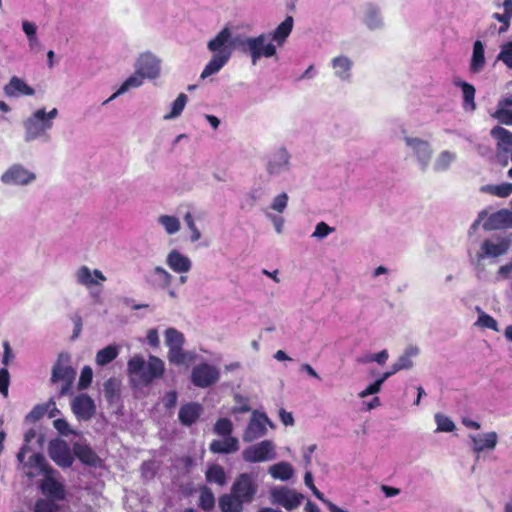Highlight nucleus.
<instances>
[{
  "label": "nucleus",
  "instance_id": "obj_1",
  "mask_svg": "<svg viewBox=\"0 0 512 512\" xmlns=\"http://www.w3.org/2000/svg\"><path fill=\"white\" fill-rule=\"evenodd\" d=\"M269 35L260 34L257 37H235L231 40L229 28H223L213 39L207 48L213 52L210 61L204 67L200 77L205 79L219 72L229 61L232 55V46L243 53H249L253 64H256L261 57H272L276 54V47L271 42L267 43Z\"/></svg>",
  "mask_w": 512,
  "mask_h": 512
},
{
  "label": "nucleus",
  "instance_id": "obj_2",
  "mask_svg": "<svg viewBox=\"0 0 512 512\" xmlns=\"http://www.w3.org/2000/svg\"><path fill=\"white\" fill-rule=\"evenodd\" d=\"M128 374L137 378L143 386H149L155 379L162 378L165 372L164 362L157 356L150 355L148 362L140 355H135L127 363Z\"/></svg>",
  "mask_w": 512,
  "mask_h": 512
},
{
  "label": "nucleus",
  "instance_id": "obj_3",
  "mask_svg": "<svg viewBox=\"0 0 512 512\" xmlns=\"http://www.w3.org/2000/svg\"><path fill=\"white\" fill-rule=\"evenodd\" d=\"M75 377L76 371L71 365V356L65 352L59 353L52 367L51 382L62 383L59 390L60 397L70 393Z\"/></svg>",
  "mask_w": 512,
  "mask_h": 512
},
{
  "label": "nucleus",
  "instance_id": "obj_4",
  "mask_svg": "<svg viewBox=\"0 0 512 512\" xmlns=\"http://www.w3.org/2000/svg\"><path fill=\"white\" fill-rule=\"evenodd\" d=\"M242 457L247 463L273 460L276 458L275 446L271 440H263L245 448L242 452Z\"/></svg>",
  "mask_w": 512,
  "mask_h": 512
},
{
  "label": "nucleus",
  "instance_id": "obj_5",
  "mask_svg": "<svg viewBox=\"0 0 512 512\" xmlns=\"http://www.w3.org/2000/svg\"><path fill=\"white\" fill-rule=\"evenodd\" d=\"M267 425L274 427V424L265 413L254 410L252 412V417L243 432V441L250 443L263 437L267 433Z\"/></svg>",
  "mask_w": 512,
  "mask_h": 512
},
{
  "label": "nucleus",
  "instance_id": "obj_6",
  "mask_svg": "<svg viewBox=\"0 0 512 512\" xmlns=\"http://www.w3.org/2000/svg\"><path fill=\"white\" fill-rule=\"evenodd\" d=\"M257 484L252 474H240L231 487V493L244 504L251 503L257 493Z\"/></svg>",
  "mask_w": 512,
  "mask_h": 512
},
{
  "label": "nucleus",
  "instance_id": "obj_7",
  "mask_svg": "<svg viewBox=\"0 0 512 512\" xmlns=\"http://www.w3.org/2000/svg\"><path fill=\"white\" fill-rule=\"evenodd\" d=\"M25 140L32 141L44 135L48 129L52 127V121L46 119L44 109L37 110L32 117L24 122Z\"/></svg>",
  "mask_w": 512,
  "mask_h": 512
},
{
  "label": "nucleus",
  "instance_id": "obj_8",
  "mask_svg": "<svg viewBox=\"0 0 512 512\" xmlns=\"http://www.w3.org/2000/svg\"><path fill=\"white\" fill-rule=\"evenodd\" d=\"M220 378L218 369L208 363H201L193 367L191 372L192 383L199 388H207L215 384Z\"/></svg>",
  "mask_w": 512,
  "mask_h": 512
},
{
  "label": "nucleus",
  "instance_id": "obj_9",
  "mask_svg": "<svg viewBox=\"0 0 512 512\" xmlns=\"http://www.w3.org/2000/svg\"><path fill=\"white\" fill-rule=\"evenodd\" d=\"M512 243V234L510 235H494L491 239L483 241L479 258L499 257L509 250Z\"/></svg>",
  "mask_w": 512,
  "mask_h": 512
},
{
  "label": "nucleus",
  "instance_id": "obj_10",
  "mask_svg": "<svg viewBox=\"0 0 512 512\" xmlns=\"http://www.w3.org/2000/svg\"><path fill=\"white\" fill-rule=\"evenodd\" d=\"M48 454L50 458L60 467L68 468L73 464L74 457L70 447L63 440H53L49 443Z\"/></svg>",
  "mask_w": 512,
  "mask_h": 512
},
{
  "label": "nucleus",
  "instance_id": "obj_11",
  "mask_svg": "<svg viewBox=\"0 0 512 512\" xmlns=\"http://www.w3.org/2000/svg\"><path fill=\"white\" fill-rule=\"evenodd\" d=\"M36 178L35 174L20 164H14L1 176V181L7 185H26Z\"/></svg>",
  "mask_w": 512,
  "mask_h": 512
},
{
  "label": "nucleus",
  "instance_id": "obj_12",
  "mask_svg": "<svg viewBox=\"0 0 512 512\" xmlns=\"http://www.w3.org/2000/svg\"><path fill=\"white\" fill-rule=\"evenodd\" d=\"M71 409L76 418L83 421L90 420L96 412L94 400L87 394L77 395L71 403Z\"/></svg>",
  "mask_w": 512,
  "mask_h": 512
},
{
  "label": "nucleus",
  "instance_id": "obj_13",
  "mask_svg": "<svg viewBox=\"0 0 512 512\" xmlns=\"http://www.w3.org/2000/svg\"><path fill=\"white\" fill-rule=\"evenodd\" d=\"M273 503H276L286 510L296 509L303 500V495L286 487L274 489L271 493Z\"/></svg>",
  "mask_w": 512,
  "mask_h": 512
},
{
  "label": "nucleus",
  "instance_id": "obj_14",
  "mask_svg": "<svg viewBox=\"0 0 512 512\" xmlns=\"http://www.w3.org/2000/svg\"><path fill=\"white\" fill-rule=\"evenodd\" d=\"M136 70L144 78L154 79L160 73L159 61L151 54H142L137 60Z\"/></svg>",
  "mask_w": 512,
  "mask_h": 512
},
{
  "label": "nucleus",
  "instance_id": "obj_15",
  "mask_svg": "<svg viewBox=\"0 0 512 512\" xmlns=\"http://www.w3.org/2000/svg\"><path fill=\"white\" fill-rule=\"evenodd\" d=\"M486 231L512 228V211L501 209L492 213L483 224Z\"/></svg>",
  "mask_w": 512,
  "mask_h": 512
},
{
  "label": "nucleus",
  "instance_id": "obj_16",
  "mask_svg": "<svg viewBox=\"0 0 512 512\" xmlns=\"http://www.w3.org/2000/svg\"><path fill=\"white\" fill-rule=\"evenodd\" d=\"M40 489L42 493L53 500L62 501L66 498L64 486L57 481L51 474L41 482Z\"/></svg>",
  "mask_w": 512,
  "mask_h": 512
},
{
  "label": "nucleus",
  "instance_id": "obj_17",
  "mask_svg": "<svg viewBox=\"0 0 512 512\" xmlns=\"http://www.w3.org/2000/svg\"><path fill=\"white\" fill-rule=\"evenodd\" d=\"M202 411L201 404L197 402L186 403L179 409V421L185 426H191L200 418Z\"/></svg>",
  "mask_w": 512,
  "mask_h": 512
},
{
  "label": "nucleus",
  "instance_id": "obj_18",
  "mask_svg": "<svg viewBox=\"0 0 512 512\" xmlns=\"http://www.w3.org/2000/svg\"><path fill=\"white\" fill-rule=\"evenodd\" d=\"M490 134L495 140H497L498 150H502L505 153H511L512 161V133L501 126H495L491 130Z\"/></svg>",
  "mask_w": 512,
  "mask_h": 512
},
{
  "label": "nucleus",
  "instance_id": "obj_19",
  "mask_svg": "<svg viewBox=\"0 0 512 512\" xmlns=\"http://www.w3.org/2000/svg\"><path fill=\"white\" fill-rule=\"evenodd\" d=\"M209 449L212 453L230 454L238 451L239 442L236 437H224L223 440H213L210 443Z\"/></svg>",
  "mask_w": 512,
  "mask_h": 512
},
{
  "label": "nucleus",
  "instance_id": "obj_20",
  "mask_svg": "<svg viewBox=\"0 0 512 512\" xmlns=\"http://www.w3.org/2000/svg\"><path fill=\"white\" fill-rule=\"evenodd\" d=\"M168 266L177 273H186L191 269V261L177 250H172L167 256Z\"/></svg>",
  "mask_w": 512,
  "mask_h": 512
},
{
  "label": "nucleus",
  "instance_id": "obj_21",
  "mask_svg": "<svg viewBox=\"0 0 512 512\" xmlns=\"http://www.w3.org/2000/svg\"><path fill=\"white\" fill-rule=\"evenodd\" d=\"M4 92L7 96L17 95H34L35 91L32 87L28 86L22 79L13 76L10 82L4 87Z\"/></svg>",
  "mask_w": 512,
  "mask_h": 512
},
{
  "label": "nucleus",
  "instance_id": "obj_22",
  "mask_svg": "<svg viewBox=\"0 0 512 512\" xmlns=\"http://www.w3.org/2000/svg\"><path fill=\"white\" fill-rule=\"evenodd\" d=\"M486 64L484 45L480 40L473 44V52L470 60V72L477 74L483 70Z\"/></svg>",
  "mask_w": 512,
  "mask_h": 512
},
{
  "label": "nucleus",
  "instance_id": "obj_23",
  "mask_svg": "<svg viewBox=\"0 0 512 512\" xmlns=\"http://www.w3.org/2000/svg\"><path fill=\"white\" fill-rule=\"evenodd\" d=\"M405 142L408 146L413 148L421 161L427 162L431 158L432 150L427 141L419 138L405 137Z\"/></svg>",
  "mask_w": 512,
  "mask_h": 512
},
{
  "label": "nucleus",
  "instance_id": "obj_24",
  "mask_svg": "<svg viewBox=\"0 0 512 512\" xmlns=\"http://www.w3.org/2000/svg\"><path fill=\"white\" fill-rule=\"evenodd\" d=\"M497 440L498 436L496 432L486 433L483 437L473 436V450L478 453L484 450H492L496 447Z\"/></svg>",
  "mask_w": 512,
  "mask_h": 512
},
{
  "label": "nucleus",
  "instance_id": "obj_25",
  "mask_svg": "<svg viewBox=\"0 0 512 512\" xmlns=\"http://www.w3.org/2000/svg\"><path fill=\"white\" fill-rule=\"evenodd\" d=\"M196 359V354L190 351H184L183 347L168 351V360L175 365H189Z\"/></svg>",
  "mask_w": 512,
  "mask_h": 512
},
{
  "label": "nucleus",
  "instance_id": "obj_26",
  "mask_svg": "<svg viewBox=\"0 0 512 512\" xmlns=\"http://www.w3.org/2000/svg\"><path fill=\"white\" fill-rule=\"evenodd\" d=\"M293 23V17L287 16L285 20L280 23L272 33V40L275 41L279 46L282 45L286 38L290 35L293 29Z\"/></svg>",
  "mask_w": 512,
  "mask_h": 512
},
{
  "label": "nucleus",
  "instance_id": "obj_27",
  "mask_svg": "<svg viewBox=\"0 0 512 512\" xmlns=\"http://www.w3.org/2000/svg\"><path fill=\"white\" fill-rule=\"evenodd\" d=\"M244 503L232 493L222 495L219 499V507L222 512H243Z\"/></svg>",
  "mask_w": 512,
  "mask_h": 512
},
{
  "label": "nucleus",
  "instance_id": "obj_28",
  "mask_svg": "<svg viewBox=\"0 0 512 512\" xmlns=\"http://www.w3.org/2000/svg\"><path fill=\"white\" fill-rule=\"evenodd\" d=\"M419 353V349L415 346L408 347L404 354L401 355L396 362L393 363L394 371H400L403 369H410L413 366L412 357Z\"/></svg>",
  "mask_w": 512,
  "mask_h": 512
},
{
  "label": "nucleus",
  "instance_id": "obj_29",
  "mask_svg": "<svg viewBox=\"0 0 512 512\" xmlns=\"http://www.w3.org/2000/svg\"><path fill=\"white\" fill-rule=\"evenodd\" d=\"M74 453L82 463L90 466L95 465L98 460L97 454L87 445H76Z\"/></svg>",
  "mask_w": 512,
  "mask_h": 512
},
{
  "label": "nucleus",
  "instance_id": "obj_30",
  "mask_svg": "<svg viewBox=\"0 0 512 512\" xmlns=\"http://www.w3.org/2000/svg\"><path fill=\"white\" fill-rule=\"evenodd\" d=\"M271 476L275 479L286 481L293 476V468L288 462H279L270 467Z\"/></svg>",
  "mask_w": 512,
  "mask_h": 512
},
{
  "label": "nucleus",
  "instance_id": "obj_31",
  "mask_svg": "<svg viewBox=\"0 0 512 512\" xmlns=\"http://www.w3.org/2000/svg\"><path fill=\"white\" fill-rule=\"evenodd\" d=\"M332 66L335 69V73L342 79H348L350 74L349 71L352 67V61L345 56H338L332 60Z\"/></svg>",
  "mask_w": 512,
  "mask_h": 512
},
{
  "label": "nucleus",
  "instance_id": "obj_32",
  "mask_svg": "<svg viewBox=\"0 0 512 512\" xmlns=\"http://www.w3.org/2000/svg\"><path fill=\"white\" fill-rule=\"evenodd\" d=\"M144 79L145 78L140 73H138L137 70H136L134 74L129 76L122 83L120 88L107 101L112 100L115 97H117L118 95L125 93L130 88H137V87L141 86L143 84V80Z\"/></svg>",
  "mask_w": 512,
  "mask_h": 512
},
{
  "label": "nucleus",
  "instance_id": "obj_33",
  "mask_svg": "<svg viewBox=\"0 0 512 512\" xmlns=\"http://www.w3.org/2000/svg\"><path fill=\"white\" fill-rule=\"evenodd\" d=\"M456 86L461 87L463 92V100H464V107L470 108L471 110H475L476 104H475V93L476 90L473 85L465 82V81H457L454 83Z\"/></svg>",
  "mask_w": 512,
  "mask_h": 512
},
{
  "label": "nucleus",
  "instance_id": "obj_34",
  "mask_svg": "<svg viewBox=\"0 0 512 512\" xmlns=\"http://www.w3.org/2000/svg\"><path fill=\"white\" fill-rule=\"evenodd\" d=\"M481 191L500 198H506L512 194V183L505 182L498 185H486L481 188Z\"/></svg>",
  "mask_w": 512,
  "mask_h": 512
},
{
  "label": "nucleus",
  "instance_id": "obj_35",
  "mask_svg": "<svg viewBox=\"0 0 512 512\" xmlns=\"http://www.w3.org/2000/svg\"><path fill=\"white\" fill-rule=\"evenodd\" d=\"M119 351L115 345H109L101 350H99L96 354V363L99 366L107 365L112 362L118 356Z\"/></svg>",
  "mask_w": 512,
  "mask_h": 512
},
{
  "label": "nucleus",
  "instance_id": "obj_36",
  "mask_svg": "<svg viewBox=\"0 0 512 512\" xmlns=\"http://www.w3.org/2000/svg\"><path fill=\"white\" fill-rule=\"evenodd\" d=\"M206 480L223 486L226 483V474L222 466L214 464L206 471Z\"/></svg>",
  "mask_w": 512,
  "mask_h": 512
},
{
  "label": "nucleus",
  "instance_id": "obj_37",
  "mask_svg": "<svg viewBox=\"0 0 512 512\" xmlns=\"http://www.w3.org/2000/svg\"><path fill=\"white\" fill-rule=\"evenodd\" d=\"M184 335L175 328H168L165 331V342L169 350L183 347Z\"/></svg>",
  "mask_w": 512,
  "mask_h": 512
},
{
  "label": "nucleus",
  "instance_id": "obj_38",
  "mask_svg": "<svg viewBox=\"0 0 512 512\" xmlns=\"http://www.w3.org/2000/svg\"><path fill=\"white\" fill-rule=\"evenodd\" d=\"M214 506L215 497L212 490L207 486L201 487L199 496V507L205 512H209L214 508Z\"/></svg>",
  "mask_w": 512,
  "mask_h": 512
},
{
  "label": "nucleus",
  "instance_id": "obj_39",
  "mask_svg": "<svg viewBox=\"0 0 512 512\" xmlns=\"http://www.w3.org/2000/svg\"><path fill=\"white\" fill-rule=\"evenodd\" d=\"M60 506L53 499L39 498L34 504V512H59Z\"/></svg>",
  "mask_w": 512,
  "mask_h": 512
},
{
  "label": "nucleus",
  "instance_id": "obj_40",
  "mask_svg": "<svg viewBox=\"0 0 512 512\" xmlns=\"http://www.w3.org/2000/svg\"><path fill=\"white\" fill-rule=\"evenodd\" d=\"M187 95L184 93H180L178 97L174 100L172 103V109L171 112L167 115H165V119H172L178 117L182 111L185 108V105L187 103Z\"/></svg>",
  "mask_w": 512,
  "mask_h": 512
},
{
  "label": "nucleus",
  "instance_id": "obj_41",
  "mask_svg": "<svg viewBox=\"0 0 512 512\" xmlns=\"http://www.w3.org/2000/svg\"><path fill=\"white\" fill-rule=\"evenodd\" d=\"M30 465L38 468L45 475L53 473V469L48 465L46 458L41 453H35L30 457Z\"/></svg>",
  "mask_w": 512,
  "mask_h": 512
},
{
  "label": "nucleus",
  "instance_id": "obj_42",
  "mask_svg": "<svg viewBox=\"0 0 512 512\" xmlns=\"http://www.w3.org/2000/svg\"><path fill=\"white\" fill-rule=\"evenodd\" d=\"M277 157H278L279 161H270L268 163L267 170H268L269 174L278 173L282 166H286L288 164L289 156L285 149H281L277 153Z\"/></svg>",
  "mask_w": 512,
  "mask_h": 512
},
{
  "label": "nucleus",
  "instance_id": "obj_43",
  "mask_svg": "<svg viewBox=\"0 0 512 512\" xmlns=\"http://www.w3.org/2000/svg\"><path fill=\"white\" fill-rule=\"evenodd\" d=\"M233 425L230 419L220 418L214 425V432L223 437L231 436Z\"/></svg>",
  "mask_w": 512,
  "mask_h": 512
},
{
  "label": "nucleus",
  "instance_id": "obj_44",
  "mask_svg": "<svg viewBox=\"0 0 512 512\" xmlns=\"http://www.w3.org/2000/svg\"><path fill=\"white\" fill-rule=\"evenodd\" d=\"M159 222L164 226L168 234H174L180 229V222L174 216L163 215L159 218Z\"/></svg>",
  "mask_w": 512,
  "mask_h": 512
},
{
  "label": "nucleus",
  "instance_id": "obj_45",
  "mask_svg": "<svg viewBox=\"0 0 512 512\" xmlns=\"http://www.w3.org/2000/svg\"><path fill=\"white\" fill-rule=\"evenodd\" d=\"M455 157V154L450 151L441 152L436 160L435 169L438 171L446 170L455 160Z\"/></svg>",
  "mask_w": 512,
  "mask_h": 512
},
{
  "label": "nucleus",
  "instance_id": "obj_46",
  "mask_svg": "<svg viewBox=\"0 0 512 512\" xmlns=\"http://www.w3.org/2000/svg\"><path fill=\"white\" fill-rule=\"evenodd\" d=\"M365 24L369 29H376L381 26V18L379 15V11L374 8L370 7L365 15Z\"/></svg>",
  "mask_w": 512,
  "mask_h": 512
},
{
  "label": "nucleus",
  "instance_id": "obj_47",
  "mask_svg": "<svg viewBox=\"0 0 512 512\" xmlns=\"http://www.w3.org/2000/svg\"><path fill=\"white\" fill-rule=\"evenodd\" d=\"M153 274L157 277V283L162 288H168L172 282V276L164 268L157 266L153 269Z\"/></svg>",
  "mask_w": 512,
  "mask_h": 512
},
{
  "label": "nucleus",
  "instance_id": "obj_48",
  "mask_svg": "<svg viewBox=\"0 0 512 512\" xmlns=\"http://www.w3.org/2000/svg\"><path fill=\"white\" fill-rule=\"evenodd\" d=\"M497 60L502 61L507 68L512 69V41L502 45Z\"/></svg>",
  "mask_w": 512,
  "mask_h": 512
},
{
  "label": "nucleus",
  "instance_id": "obj_49",
  "mask_svg": "<svg viewBox=\"0 0 512 512\" xmlns=\"http://www.w3.org/2000/svg\"><path fill=\"white\" fill-rule=\"evenodd\" d=\"M76 276L78 283L85 285L87 287L97 284V281L92 278L91 271L87 266H82L77 271Z\"/></svg>",
  "mask_w": 512,
  "mask_h": 512
},
{
  "label": "nucleus",
  "instance_id": "obj_50",
  "mask_svg": "<svg viewBox=\"0 0 512 512\" xmlns=\"http://www.w3.org/2000/svg\"><path fill=\"white\" fill-rule=\"evenodd\" d=\"M435 420L437 423V429L443 432H452L455 429L454 422L447 416L442 414H436Z\"/></svg>",
  "mask_w": 512,
  "mask_h": 512
},
{
  "label": "nucleus",
  "instance_id": "obj_51",
  "mask_svg": "<svg viewBox=\"0 0 512 512\" xmlns=\"http://www.w3.org/2000/svg\"><path fill=\"white\" fill-rule=\"evenodd\" d=\"M92 378H93L92 368L90 366H85L82 369L81 374H80V378L78 381V389L84 390V389L88 388L92 382Z\"/></svg>",
  "mask_w": 512,
  "mask_h": 512
},
{
  "label": "nucleus",
  "instance_id": "obj_52",
  "mask_svg": "<svg viewBox=\"0 0 512 512\" xmlns=\"http://www.w3.org/2000/svg\"><path fill=\"white\" fill-rule=\"evenodd\" d=\"M477 324L483 328H489L493 331H498L497 321L492 316L484 312L479 314Z\"/></svg>",
  "mask_w": 512,
  "mask_h": 512
},
{
  "label": "nucleus",
  "instance_id": "obj_53",
  "mask_svg": "<svg viewBox=\"0 0 512 512\" xmlns=\"http://www.w3.org/2000/svg\"><path fill=\"white\" fill-rule=\"evenodd\" d=\"M288 203V195L285 192H282L278 196H276L271 204V208L278 213H282L287 207Z\"/></svg>",
  "mask_w": 512,
  "mask_h": 512
},
{
  "label": "nucleus",
  "instance_id": "obj_54",
  "mask_svg": "<svg viewBox=\"0 0 512 512\" xmlns=\"http://www.w3.org/2000/svg\"><path fill=\"white\" fill-rule=\"evenodd\" d=\"M10 383V375L7 368L0 369V393L5 397L8 395V387Z\"/></svg>",
  "mask_w": 512,
  "mask_h": 512
},
{
  "label": "nucleus",
  "instance_id": "obj_55",
  "mask_svg": "<svg viewBox=\"0 0 512 512\" xmlns=\"http://www.w3.org/2000/svg\"><path fill=\"white\" fill-rule=\"evenodd\" d=\"M47 413V407L36 405L26 416V419L32 422L40 420Z\"/></svg>",
  "mask_w": 512,
  "mask_h": 512
},
{
  "label": "nucleus",
  "instance_id": "obj_56",
  "mask_svg": "<svg viewBox=\"0 0 512 512\" xmlns=\"http://www.w3.org/2000/svg\"><path fill=\"white\" fill-rule=\"evenodd\" d=\"M382 380H375L373 383L368 385L363 391L359 393L360 398H365L369 395L378 393L381 390Z\"/></svg>",
  "mask_w": 512,
  "mask_h": 512
},
{
  "label": "nucleus",
  "instance_id": "obj_57",
  "mask_svg": "<svg viewBox=\"0 0 512 512\" xmlns=\"http://www.w3.org/2000/svg\"><path fill=\"white\" fill-rule=\"evenodd\" d=\"M185 222L187 223V226L189 227V229L192 231L191 241L192 242L198 241L201 237V234H200V231L198 230V228L196 227L194 219L190 213H187L185 215Z\"/></svg>",
  "mask_w": 512,
  "mask_h": 512
},
{
  "label": "nucleus",
  "instance_id": "obj_58",
  "mask_svg": "<svg viewBox=\"0 0 512 512\" xmlns=\"http://www.w3.org/2000/svg\"><path fill=\"white\" fill-rule=\"evenodd\" d=\"M334 230V228L328 226L325 222H320L316 225L315 231L313 232L312 236L322 239L329 235Z\"/></svg>",
  "mask_w": 512,
  "mask_h": 512
},
{
  "label": "nucleus",
  "instance_id": "obj_59",
  "mask_svg": "<svg viewBox=\"0 0 512 512\" xmlns=\"http://www.w3.org/2000/svg\"><path fill=\"white\" fill-rule=\"evenodd\" d=\"M493 18L502 23V26L499 29V32H505L508 30L510 25V19L511 17L504 11L503 14L500 13H494Z\"/></svg>",
  "mask_w": 512,
  "mask_h": 512
},
{
  "label": "nucleus",
  "instance_id": "obj_60",
  "mask_svg": "<svg viewBox=\"0 0 512 512\" xmlns=\"http://www.w3.org/2000/svg\"><path fill=\"white\" fill-rule=\"evenodd\" d=\"M54 428L62 435H69L71 433L68 422L65 419H56L53 422Z\"/></svg>",
  "mask_w": 512,
  "mask_h": 512
},
{
  "label": "nucleus",
  "instance_id": "obj_61",
  "mask_svg": "<svg viewBox=\"0 0 512 512\" xmlns=\"http://www.w3.org/2000/svg\"><path fill=\"white\" fill-rule=\"evenodd\" d=\"M163 403L167 409L175 407L177 403V392L174 390L167 392L163 398Z\"/></svg>",
  "mask_w": 512,
  "mask_h": 512
},
{
  "label": "nucleus",
  "instance_id": "obj_62",
  "mask_svg": "<svg viewBox=\"0 0 512 512\" xmlns=\"http://www.w3.org/2000/svg\"><path fill=\"white\" fill-rule=\"evenodd\" d=\"M497 117L502 124L512 125V109H503L498 111Z\"/></svg>",
  "mask_w": 512,
  "mask_h": 512
},
{
  "label": "nucleus",
  "instance_id": "obj_63",
  "mask_svg": "<svg viewBox=\"0 0 512 512\" xmlns=\"http://www.w3.org/2000/svg\"><path fill=\"white\" fill-rule=\"evenodd\" d=\"M388 359V352L387 350H382L376 354L371 355L368 358V361H374L377 362L380 365H384Z\"/></svg>",
  "mask_w": 512,
  "mask_h": 512
},
{
  "label": "nucleus",
  "instance_id": "obj_64",
  "mask_svg": "<svg viewBox=\"0 0 512 512\" xmlns=\"http://www.w3.org/2000/svg\"><path fill=\"white\" fill-rule=\"evenodd\" d=\"M23 31L28 36L30 40H32L36 35V26L34 23L24 21L22 24Z\"/></svg>",
  "mask_w": 512,
  "mask_h": 512
}]
</instances>
